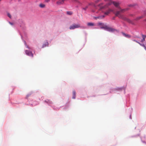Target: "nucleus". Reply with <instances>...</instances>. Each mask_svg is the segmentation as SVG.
<instances>
[{"label": "nucleus", "mask_w": 146, "mask_h": 146, "mask_svg": "<svg viewBox=\"0 0 146 146\" xmlns=\"http://www.w3.org/2000/svg\"><path fill=\"white\" fill-rule=\"evenodd\" d=\"M112 4L116 7L120 9V7L119 6L120 3L119 2L115 1L109 2L106 3H102L98 5L97 8L100 10L108 8Z\"/></svg>", "instance_id": "1"}, {"label": "nucleus", "mask_w": 146, "mask_h": 146, "mask_svg": "<svg viewBox=\"0 0 146 146\" xmlns=\"http://www.w3.org/2000/svg\"><path fill=\"white\" fill-rule=\"evenodd\" d=\"M121 13L120 10L119 11H117L115 13V15L116 16L118 17L119 18L121 19L124 20H126L127 19L124 16L120 14Z\"/></svg>", "instance_id": "2"}, {"label": "nucleus", "mask_w": 146, "mask_h": 146, "mask_svg": "<svg viewBox=\"0 0 146 146\" xmlns=\"http://www.w3.org/2000/svg\"><path fill=\"white\" fill-rule=\"evenodd\" d=\"M101 29H106L107 31L111 32H114L115 31H117V30L108 27L107 26L105 27H101Z\"/></svg>", "instance_id": "3"}, {"label": "nucleus", "mask_w": 146, "mask_h": 146, "mask_svg": "<svg viewBox=\"0 0 146 146\" xmlns=\"http://www.w3.org/2000/svg\"><path fill=\"white\" fill-rule=\"evenodd\" d=\"M80 25L79 24H74L70 27L69 29L70 30L74 29L76 28H80Z\"/></svg>", "instance_id": "4"}, {"label": "nucleus", "mask_w": 146, "mask_h": 146, "mask_svg": "<svg viewBox=\"0 0 146 146\" xmlns=\"http://www.w3.org/2000/svg\"><path fill=\"white\" fill-rule=\"evenodd\" d=\"M25 52L26 54L27 55L29 56H31L32 57H33V54L31 52L27 50H26Z\"/></svg>", "instance_id": "5"}, {"label": "nucleus", "mask_w": 146, "mask_h": 146, "mask_svg": "<svg viewBox=\"0 0 146 146\" xmlns=\"http://www.w3.org/2000/svg\"><path fill=\"white\" fill-rule=\"evenodd\" d=\"M120 9L121 11V13H123L125 12V11H127L129 9V8H125V9H121L120 8V9Z\"/></svg>", "instance_id": "6"}, {"label": "nucleus", "mask_w": 146, "mask_h": 146, "mask_svg": "<svg viewBox=\"0 0 146 146\" xmlns=\"http://www.w3.org/2000/svg\"><path fill=\"white\" fill-rule=\"evenodd\" d=\"M113 11V10L109 9L106 12H105L104 14L106 15H108L110 13V12Z\"/></svg>", "instance_id": "7"}, {"label": "nucleus", "mask_w": 146, "mask_h": 146, "mask_svg": "<svg viewBox=\"0 0 146 146\" xmlns=\"http://www.w3.org/2000/svg\"><path fill=\"white\" fill-rule=\"evenodd\" d=\"M65 0H59V1H57L56 3L58 5H60L61 4H63L64 3V1Z\"/></svg>", "instance_id": "8"}, {"label": "nucleus", "mask_w": 146, "mask_h": 146, "mask_svg": "<svg viewBox=\"0 0 146 146\" xmlns=\"http://www.w3.org/2000/svg\"><path fill=\"white\" fill-rule=\"evenodd\" d=\"M122 33L123 35L124 36H125V37H126L127 38H130L131 37V35H129L126 34H125V33Z\"/></svg>", "instance_id": "9"}, {"label": "nucleus", "mask_w": 146, "mask_h": 146, "mask_svg": "<svg viewBox=\"0 0 146 146\" xmlns=\"http://www.w3.org/2000/svg\"><path fill=\"white\" fill-rule=\"evenodd\" d=\"M105 17L104 15H103L100 16H98L97 17H94L95 19H101L104 18Z\"/></svg>", "instance_id": "10"}, {"label": "nucleus", "mask_w": 146, "mask_h": 146, "mask_svg": "<svg viewBox=\"0 0 146 146\" xmlns=\"http://www.w3.org/2000/svg\"><path fill=\"white\" fill-rule=\"evenodd\" d=\"M76 92L75 90L73 91V97L72 98L73 99H75L76 98Z\"/></svg>", "instance_id": "11"}, {"label": "nucleus", "mask_w": 146, "mask_h": 146, "mask_svg": "<svg viewBox=\"0 0 146 146\" xmlns=\"http://www.w3.org/2000/svg\"><path fill=\"white\" fill-rule=\"evenodd\" d=\"M87 25L89 26H94V23H88L87 24Z\"/></svg>", "instance_id": "12"}, {"label": "nucleus", "mask_w": 146, "mask_h": 146, "mask_svg": "<svg viewBox=\"0 0 146 146\" xmlns=\"http://www.w3.org/2000/svg\"><path fill=\"white\" fill-rule=\"evenodd\" d=\"M143 16L138 17L135 20H139L143 18Z\"/></svg>", "instance_id": "13"}, {"label": "nucleus", "mask_w": 146, "mask_h": 146, "mask_svg": "<svg viewBox=\"0 0 146 146\" xmlns=\"http://www.w3.org/2000/svg\"><path fill=\"white\" fill-rule=\"evenodd\" d=\"M39 7L41 8H44L45 7V5L43 4H40L39 5Z\"/></svg>", "instance_id": "14"}, {"label": "nucleus", "mask_w": 146, "mask_h": 146, "mask_svg": "<svg viewBox=\"0 0 146 146\" xmlns=\"http://www.w3.org/2000/svg\"><path fill=\"white\" fill-rule=\"evenodd\" d=\"M67 14L68 15H72V13L71 11H67L66 12Z\"/></svg>", "instance_id": "15"}, {"label": "nucleus", "mask_w": 146, "mask_h": 146, "mask_svg": "<svg viewBox=\"0 0 146 146\" xmlns=\"http://www.w3.org/2000/svg\"><path fill=\"white\" fill-rule=\"evenodd\" d=\"M134 6V5H133L132 4H130L128 5V6L129 7H132Z\"/></svg>", "instance_id": "16"}, {"label": "nucleus", "mask_w": 146, "mask_h": 146, "mask_svg": "<svg viewBox=\"0 0 146 146\" xmlns=\"http://www.w3.org/2000/svg\"><path fill=\"white\" fill-rule=\"evenodd\" d=\"M7 16L10 18H11V15L9 13H7Z\"/></svg>", "instance_id": "17"}, {"label": "nucleus", "mask_w": 146, "mask_h": 146, "mask_svg": "<svg viewBox=\"0 0 146 146\" xmlns=\"http://www.w3.org/2000/svg\"><path fill=\"white\" fill-rule=\"evenodd\" d=\"M88 6H86L85 8H83V9H84L85 10H86V9L88 8Z\"/></svg>", "instance_id": "18"}, {"label": "nucleus", "mask_w": 146, "mask_h": 146, "mask_svg": "<svg viewBox=\"0 0 146 146\" xmlns=\"http://www.w3.org/2000/svg\"><path fill=\"white\" fill-rule=\"evenodd\" d=\"M98 25H103V24L102 23H98Z\"/></svg>", "instance_id": "19"}, {"label": "nucleus", "mask_w": 146, "mask_h": 146, "mask_svg": "<svg viewBox=\"0 0 146 146\" xmlns=\"http://www.w3.org/2000/svg\"><path fill=\"white\" fill-rule=\"evenodd\" d=\"M142 36L143 38H145L146 37V35H142Z\"/></svg>", "instance_id": "20"}, {"label": "nucleus", "mask_w": 146, "mask_h": 146, "mask_svg": "<svg viewBox=\"0 0 146 146\" xmlns=\"http://www.w3.org/2000/svg\"><path fill=\"white\" fill-rule=\"evenodd\" d=\"M145 40V38H143V39H142L141 40V42H143Z\"/></svg>", "instance_id": "21"}, {"label": "nucleus", "mask_w": 146, "mask_h": 146, "mask_svg": "<svg viewBox=\"0 0 146 146\" xmlns=\"http://www.w3.org/2000/svg\"><path fill=\"white\" fill-rule=\"evenodd\" d=\"M133 41H135V42L138 43L139 44H140V43L139 42H137V40H133Z\"/></svg>", "instance_id": "22"}, {"label": "nucleus", "mask_w": 146, "mask_h": 146, "mask_svg": "<svg viewBox=\"0 0 146 146\" xmlns=\"http://www.w3.org/2000/svg\"><path fill=\"white\" fill-rule=\"evenodd\" d=\"M141 45V46H143V47H144V48H145V45L144 44H140Z\"/></svg>", "instance_id": "23"}, {"label": "nucleus", "mask_w": 146, "mask_h": 146, "mask_svg": "<svg viewBox=\"0 0 146 146\" xmlns=\"http://www.w3.org/2000/svg\"><path fill=\"white\" fill-rule=\"evenodd\" d=\"M49 1H50V0H45V1L47 2H48Z\"/></svg>", "instance_id": "24"}, {"label": "nucleus", "mask_w": 146, "mask_h": 146, "mask_svg": "<svg viewBox=\"0 0 146 146\" xmlns=\"http://www.w3.org/2000/svg\"><path fill=\"white\" fill-rule=\"evenodd\" d=\"M29 95H27V96H26V98H27L29 97Z\"/></svg>", "instance_id": "25"}, {"label": "nucleus", "mask_w": 146, "mask_h": 146, "mask_svg": "<svg viewBox=\"0 0 146 146\" xmlns=\"http://www.w3.org/2000/svg\"><path fill=\"white\" fill-rule=\"evenodd\" d=\"M9 23L11 24V25H13V23H11V22H9Z\"/></svg>", "instance_id": "26"}, {"label": "nucleus", "mask_w": 146, "mask_h": 146, "mask_svg": "<svg viewBox=\"0 0 146 146\" xmlns=\"http://www.w3.org/2000/svg\"><path fill=\"white\" fill-rule=\"evenodd\" d=\"M144 14L145 15H146V12H144Z\"/></svg>", "instance_id": "27"}, {"label": "nucleus", "mask_w": 146, "mask_h": 146, "mask_svg": "<svg viewBox=\"0 0 146 146\" xmlns=\"http://www.w3.org/2000/svg\"><path fill=\"white\" fill-rule=\"evenodd\" d=\"M144 48L146 50V47H145V48Z\"/></svg>", "instance_id": "28"}, {"label": "nucleus", "mask_w": 146, "mask_h": 146, "mask_svg": "<svg viewBox=\"0 0 146 146\" xmlns=\"http://www.w3.org/2000/svg\"><path fill=\"white\" fill-rule=\"evenodd\" d=\"M48 102H49V103H50L51 102L50 101H48Z\"/></svg>", "instance_id": "29"}, {"label": "nucleus", "mask_w": 146, "mask_h": 146, "mask_svg": "<svg viewBox=\"0 0 146 146\" xmlns=\"http://www.w3.org/2000/svg\"><path fill=\"white\" fill-rule=\"evenodd\" d=\"M113 19H115L114 17V18H113Z\"/></svg>", "instance_id": "30"}, {"label": "nucleus", "mask_w": 146, "mask_h": 146, "mask_svg": "<svg viewBox=\"0 0 146 146\" xmlns=\"http://www.w3.org/2000/svg\"><path fill=\"white\" fill-rule=\"evenodd\" d=\"M145 21H146V19L145 20Z\"/></svg>", "instance_id": "31"}]
</instances>
